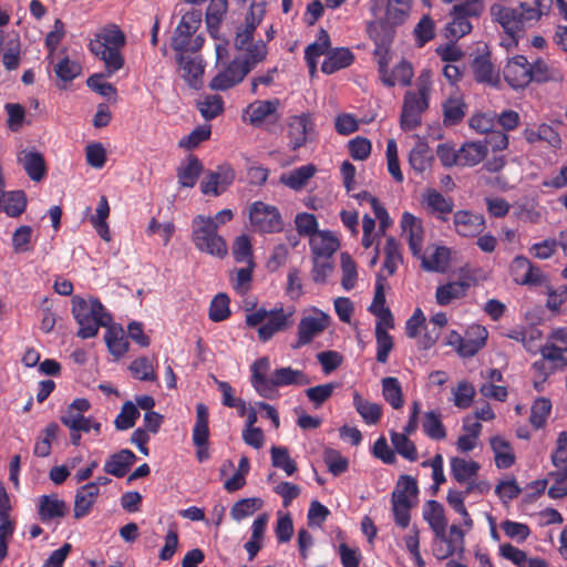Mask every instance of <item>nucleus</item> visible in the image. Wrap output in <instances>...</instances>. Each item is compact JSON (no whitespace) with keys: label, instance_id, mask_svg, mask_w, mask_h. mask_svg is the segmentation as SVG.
<instances>
[{"label":"nucleus","instance_id":"nucleus-1","mask_svg":"<svg viewBox=\"0 0 567 567\" xmlns=\"http://www.w3.org/2000/svg\"><path fill=\"white\" fill-rule=\"evenodd\" d=\"M126 44L124 32L116 25L103 28L89 43L90 51L104 62L107 75L114 74L124 66L122 49Z\"/></svg>","mask_w":567,"mask_h":567},{"label":"nucleus","instance_id":"nucleus-2","mask_svg":"<svg viewBox=\"0 0 567 567\" xmlns=\"http://www.w3.org/2000/svg\"><path fill=\"white\" fill-rule=\"evenodd\" d=\"M432 84L429 72L417 78L416 91H406L403 97L400 126L403 131H413L421 125L422 114L429 109Z\"/></svg>","mask_w":567,"mask_h":567},{"label":"nucleus","instance_id":"nucleus-3","mask_svg":"<svg viewBox=\"0 0 567 567\" xmlns=\"http://www.w3.org/2000/svg\"><path fill=\"white\" fill-rule=\"evenodd\" d=\"M192 240L200 252L224 258L228 249L225 239L217 233V224L204 215H196L192 220Z\"/></svg>","mask_w":567,"mask_h":567},{"label":"nucleus","instance_id":"nucleus-4","mask_svg":"<svg viewBox=\"0 0 567 567\" xmlns=\"http://www.w3.org/2000/svg\"><path fill=\"white\" fill-rule=\"evenodd\" d=\"M202 24V12L192 10L182 16L177 24L173 38L172 48L177 53H195L202 49L205 39L200 34H196Z\"/></svg>","mask_w":567,"mask_h":567},{"label":"nucleus","instance_id":"nucleus-5","mask_svg":"<svg viewBox=\"0 0 567 567\" xmlns=\"http://www.w3.org/2000/svg\"><path fill=\"white\" fill-rule=\"evenodd\" d=\"M251 226L261 234L279 233L284 228V221L279 209L262 202H255L249 209Z\"/></svg>","mask_w":567,"mask_h":567},{"label":"nucleus","instance_id":"nucleus-6","mask_svg":"<svg viewBox=\"0 0 567 567\" xmlns=\"http://www.w3.org/2000/svg\"><path fill=\"white\" fill-rule=\"evenodd\" d=\"M216 75L209 82V89L214 91H227L239 83L250 73L241 62V56L234 58L230 62L220 63Z\"/></svg>","mask_w":567,"mask_h":567},{"label":"nucleus","instance_id":"nucleus-7","mask_svg":"<svg viewBox=\"0 0 567 567\" xmlns=\"http://www.w3.org/2000/svg\"><path fill=\"white\" fill-rule=\"evenodd\" d=\"M259 380L267 384L266 394H262V398L272 399L277 388L288 386V385H308L311 383V379L301 370L292 369L291 367H284L276 369L269 381H265L259 377Z\"/></svg>","mask_w":567,"mask_h":567},{"label":"nucleus","instance_id":"nucleus-8","mask_svg":"<svg viewBox=\"0 0 567 567\" xmlns=\"http://www.w3.org/2000/svg\"><path fill=\"white\" fill-rule=\"evenodd\" d=\"M542 358L535 361L532 369L536 378L547 380L555 369L567 365V349L556 344H546L540 348Z\"/></svg>","mask_w":567,"mask_h":567},{"label":"nucleus","instance_id":"nucleus-9","mask_svg":"<svg viewBox=\"0 0 567 567\" xmlns=\"http://www.w3.org/2000/svg\"><path fill=\"white\" fill-rule=\"evenodd\" d=\"M315 122L310 113L293 115L288 122V137L291 150L303 146L315 134Z\"/></svg>","mask_w":567,"mask_h":567},{"label":"nucleus","instance_id":"nucleus-10","mask_svg":"<svg viewBox=\"0 0 567 567\" xmlns=\"http://www.w3.org/2000/svg\"><path fill=\"white\" fill-rule=\"evenodd\" d=\"M447 321H406V334L419 338L424 349L431 348L439 339Z\"/></svg>","mask_w":567,"mask_h":567},{"label":"nucleus","instance_id":"nucleus-11","mask_svg":"<svg viewBox=\"0 0 567 567\" xmlns=\"http://www.w3.org/2000/svg\"><path fill=\"white\" fill-rule=\"evenodd\" d=\"M504 79L513 89H524L532 82L529 62L524 55L509 59L504 68Z\"/></svg>","mask_w":567,"mask_h":567},{"label":"nucleus","instance_id":"nucleus-12","mask_svg":"<svg viewBox=\"0 0 567 567\" xmlns=\"http://www.w3.org/2000/svg\"><path fill=\"white\" fill-rule=\"evenodd\" d=\"M454 229L462 237H476L485 229V218L481 214L460 209L453 215Z\"/></svg>","mask_w":567,"mask_h":567},{"label":"nucleus","instance_id":"nucleus-13","mask_svg":"<svg viewBox=\"0 0 567 567\" xmlns=\"http://www.w3.org/2000/svg\"><path fill=\"white\" fill-rule=\"evenodd\" d=\"M71 302L74 319H112L99 298L85 299L76 295Z\"/></svg>","mask_w":567,"mask_h":567},{"label":"nucleus","instance_id":"nucleus-14","mask_svg":"<svg viewBox=\"0 0 567 567\" xmlns=\"http://www.w3.org/2000/svg\"><path fill=\"white\" fill-rule=\"evenodd\" d=\"M235 172L227 166H219L216 172H210L200 183L204 195L218 196L234 182Z\"/></svg>","mask_w":567,"mask_h":567},{"label":"nucleus","instance_id":"nucleus-15","mask_svg":"<svg viewBox=\"0 0 567 567\" xmlns=\"http://www.w3.org/2000/svg\"><path fill=\"white\" fill-rule=\"evenodd\" d=\"M491 16L493 20L498 22L504 31L512 38H515V35L524 29L517 8H508L495 3L491 7Z\"/></svg>","mask_w":567,"mask_h":567},{"label":"nucleus","instance_id":"nucleus-16","mask_svg":"<svg viewBox=\"0 0 567 567\" xmlns=\"http://www.w3.org/2000/svg\"><path fill=\"white\" fill-rule=\"evenodd\" d=\"M69 512L66 503L58 494L42 495L38 502V515L42 523L63 518Z\"/></svg>","mask_w":567,"mask_h":567},{"label":"nucleus","instance_id":"nucleus-17","mask_svg":"<svg viewBox=\"0 0 567 567\" xmlns=\"http://www.w3.org/2000/svg\"><path fill=\"white\" fill-rule=\"evenodd\" d=\"M488 332L481 324H472L463 336L461 344L457 347L460 355L468 358L475 355L484 346Z\"/></svg>","mask_w":567,"mask_h":567},{"label":"nucleus","instance_id":"nucleus-18","mask_svg":"<svg viewBox=\"0 0 567 567\" xmlns=\"http://www.w3.org/2000/svg\"><path fill=\"white\" fill-rule=\"evenodd\" d=\"M401 227L408 234L409 248L414 256H419L422 250L424 228L422 220L413 214L404 212L401 218Z\"/></svg>","mask_w":567,"mask_h":567},{"label":"nucleus","instance_id":"nucleus-19","mask_svg":"<svg viewBox=\"0 0 567 567\" xmlns=\"http://www.w3.org/2000/svg\"><path fill=\"white\" fill-rule=\"evenodd\" d=\"M423 519L429 524L437 538L447 542L445 532L447 519L443 505L434 499L427 501L423 509Z\"/></svg>","mask_w":567,"mask_h":567},{"label":"nucleus","instance_id":"nucleus-20","mask_svg":"<svg viewBox=\"0 0 567 567\" xmlns=\"http://www.w3.org/2000/svg\"><path fill=\"white\" fill-rule=\"evenodd\" d=\"M137 457L128 449L120 450L116 453L111 454L103 466V471L115 477H124L131 467L135 464Z\"/></svg>","mask_w":567,"mask_h":567},{"label":"nucleus","instance_id":"nucleus-21","mask_svg":"<svg viewBox=\"0 0 567 567\" xmlns=\"http://www.w3.org/2000/svg\"><path fill=\"white\" fill-rule=\"evenodd\" d=\"M413 75L412 64L406 60L400 61L391 72H389V66L383 72H379L381 82L388 87H393L396 84L409 86Z\"/></svg>","mask_w":567,"mask_h":567},{"label":"nucleus","instance_id":"nucleus-22","mask_svg":"<svg viewBox=\"0 0 567 567\" xmlns=\"http://www.w3.org/2000/svg\"><path fill=\"white\" fill-rule=\"evenodd\" d=\"M100 495V488H95L94 484H85L81 486L75 494L74 497V518L81 519L87 516L93 505L95 504L97 497Z\"/></svg>","mask_w":567,"mask_h":567},{"label":"nucleus","instance_id":"nucleus-23","mask_svg":"<svg viewBox=\"0 0 567 567\" xmlns=\"http://www.w3.org/2000/svg\"><path fill=\"white\" fill-rule=\"evenodd\" d=\"M423 203L426 208L442 221H447V216L453 212L454 202L444 197L436 189H427L423 195Z\"/></svg>","mask_w":567,"mask_h":567},{"label":"nucleus","instance_id":"nucleus-24","mask_svg":"<svg viewBox=\"0 0 567 567\" xmlns=\"http://www.w3.org/2000/svg\"><path fill=\"white\" fill-rule=\"evenodd\" d=\"M104 340L110 353L116 359L122 358L128 350V341L124 329L115 321L107 323Z\"/></svg>","mask_w":567,"mask_h":567},{"label":"nucleus","instance_id":"nucleus-25","mask_svg":"<svg viewBox=\"0 0 567 567\" xmlns=\"http://www.w3.org/2000/svg\"><path fill=\"white\" fill-rule=\"evenodd\" d=\"M177 63L183 71V79L192 86L197 87L202 75L204 74V64L198 55L177 54Z\"/></svg>","mask_w":567,"mask_h":567},{"label":"nucleus","instance_id":"nucleus-26","mask_svg":"<svg viewBox=\"0 0 567 567\" xmlns=\"http://www.w3.org/2000/svg\"><path fill=\"white\" fill-rule=\"evenodd\" d=\"M354 61V54L348 48H336L328 51L326 59L321 64V71L324 74L350 66Z\"/></svg>","mask_w":567,"mask_h":567},{"label":"nucleus","instance_id":"nucleus-27","mask_svg":"<svg viewBox=\"0 0 567 567\" xmlns=\"http://www.w3.org/2000/svg\"><path fill=\"white\" fill-rule=\"evenodd\" d=\"M442 111L444 125L455 126L465 117L467 104L461 95H451L443 102Z\"/></svg>","mask_w":567,"mask_h":567},{"label":"nucleus","instance_id":"nucleus-28","mask_svg":"<svg viewBox=\"0 0 567 567\" xmlns=\"http://www.w3.org/2000/svg\"><path fill=\"white\" fill-rule=\"evenodd\" d=\"M309 244L312 258H332L340 245L329 231H318L310 238Z\"/></svg>","mask_w":567,"mask_h":567},{"label":"nucleus","instance_id":"nucleus-29","mask_svg":"<svg viewBox=\"0 0 567 567\" xmlns=\"http://www.w3.org/2000/svg\"><path fill=\"white\" fill-rule=\"evenodd\" d=\"M19 163L33 182H40L47 174L44 157L39 152L23 151L19 156Z\"/></svg>","mask_w":567,"mask_h":567},{"label":"nucleus","instance_id":"nucleus-30","mask_svg":"<svg viewBox=\"0 0 567 567\" xmlns=\"http://www.w3.org/2000/svg\"><path fill=\"white\" fill-rule=\"evenodd\" d=\"M419 493L417 482L410 475H401L391 495L392 505L412 506L409 496H416Z\"/></svg>","mask_w":567,"mask_h":567},{"label":"nucleus","instance_id":"nucleus-31","mask_svg":"<svg viewBox=\"0 0 567 567\" xmlns=\"http://www.w3.org/2000/svg\"><path fill=\"white\" fill-rule=\"evenodd\" d=\"M209 412L204 403L196 405V420L193 427V443L196 447H205L209 440Z\"/></svg>","mask_w":567,"mask_h":567},{"label":"nucleus","instance_id":"nucleus-32","mask_svg":"<svg viewBox=\"0 0 567 567\" xmlns=\"http://www.w3.org/2000/svg\"><path fill=\"white\" fill-rule=\"evenodd\" d=\"M392 328H394V321H377V360L380 363L388 361L389 353L393 348V339L388 332Z\"/></svg>","mask_w":567,"mask_h":567},{"label":"nucleus","instance_id":"nucleus-33","mask_svg":"<svg viewBox=\"0 0 567 567\" xmlns=\"http://www.w3.org/2000/svg\"><path fill=\"white\" fill-rule=\"evenodd\" d=\"M472 71L476 82L496 85L498 83V74L494 70L488 53L480 54L472 62Z\"/></svg>","mask_w":567,"mask_h":567},{"label":"nucleus","instance_id":"nucleus-34","mask_svg":"<svg viewBox=\"0 0 567 567\" xmlns=\"http://www.w3.org/2000/svg\"><path fill=\"white\" fill-rule=\"evenodd\" d=\"M27 196L23 190L4 192L0 194V210L9 217H19L27 208Z\"/></svg>","mask_w":567,"mask_h":567},{"label":"nucleus","instance_id":"nucleus-35","mask_svg":"<svg viewBox=\"0 0 567 567\" xmlns=\"http://www.w3.org/2000/svg\"><path fill=\"white\" fill-rule=\"evenodd\" d=\"M525 140L535 144L537 142H546L554 148L560 147L561 138L559 134L548 124H540L537 127H526L523 132Z\"/></svg>","mask_w":567,"mask_h":567},{"label":"nucleus","instance_id":"nucleus-36","mask_svg":"<svg viewBox=\"0 0 567 567\" xmlns=\"http://www.w3.org/2000/svg\"><path fill=\"white\" fill-rule=\"evenodd\" d=\"M278 104V100L256 101L249 104L245 110L249 115V124L255 127L261 126L267 117L276 113Z\"/></svg>","mask_w":567,"mask_h":567},{"label":"nucleus","instance_id":"nucleus-37","mask_svg":"<svg viewBox=\"0 0 567 567\" xmlns=\"http://www.w3.org/2000/svg\"><path fill=\"white\" fill-rule=\"evenodd\" d=\"M353 406L368 425L377 424L382 417V406L365 400L358 391L353 392Z\"/></svg>","mask_w":567,"mask_h":567},{"label":"nucleus","instance_id":"nucleus-38","mask_svg":"<svg viewBox=\"0 0 567 567\" xmlns=\"http://www.w3.org/2000/svg\"><path fill=\"white\" fill-rule=\"evenodd\" d=\"M228 9V0H210L206 9L205 21L209 34L213 38L217 37L220 24L226 16Z\"/></svg>","mask_w":567,"mask_h":567},{"label":"nucleus","instance_id":"nucleus-39","mask_svg":"<svg viewBox=\"0 0 567 567\" xmlns=\"http://www.w3.org/2000/svg\"><path fill=\"white\" fill-rule=\"evenodd\" d=\"M551 6V0H532L530 2H522L518 12L522 18V25L538 21L543 14H547Z\"/></svg>","mask_w":567,"mask_h":567},{"label":"nucleus","instance_id":"nucleus-40","mask_svg":"<svg viewBox=\"0 0 567 567\" xmlns=\"http://www.w3.org/2000/svg\"><path fill=\"white\" fill-rule=\"evenodd\" d=\"M385 286L386 278L381 274H378L375 279L374 297L369 310L377 319H392V313L388 307H385Z\"/></svg>","mask_w":567,"mask_h":567},{"label":"nucleus","instance_id":"nucleus-41","mask_svg":"<svg viewBox=\"0 0 567 567\" xmlns=\"http://www.w3.org/2000/svg\"><path fill=\"white\" fill-rule=\"evenodd\" d=\"M491 447L497 468L505 470L514 465L516 457L508 441L501 436H494L491 439Z\"/></svg>","mask_w":567,"mask_h":567},{"label":"nucleus","instance_id":"nucleus-42","mask_svg":"<svg viewBox=\"0 0 567 567\" xmlns=\"http://www.w3.org/2000/svg\"><path fill=\"white\" fill-rule=\"evenodd\" d=\"M480 464L476 461H466L462 457L451 458V475L460 484L476 478Z\"/></svg>","mask_w":567,"mask_h":567},{"label":"nucleus","instance_id":"nucleus-43","mask_svg":"<svg viewBox=\"0 0 567 567\" xmlns=\"http://www.w3.org/2000/svg\"><path fill=\"white\" fill-rule=\"evenodd\" d=\"M109 215H110L109 200L105 195H102L100 197L97 207L95 209V215H92L90 217V221H91L92 226L94 227V229L96 230V233L99 234V236L105 241L111 240L110 228H109V224L106 221V219L109 218Z\"/></svg>","mask_w":567,"mask_h":567},{"label":"nucleus","instance_id":"nucleus-44","mask_svg":"<svg viewBox=\"0 0 567 567\" xmlns=\"http://www.w3.org/2000/svg\"><path fill=\"white\" fill-rule=\"evenodd\" d=\"M203 169L204 166L199 158L195 155H189L187 158V164L183 167H179L177 171L179 185L182 187L193 188L196 185Z\"/></svg>","mask_w":567,"mask_h":567},{"label":"nucleus","instance_id":"nucleus-45","mask_svg":"<svg viewBox=\"0 0 567 567\" xmlns=\"http://www.w3.org/2000/svg\"><path fill=\"white\" fill-rule=\"evenodd\" d=\"M487 153V146L478 142H470L462 145L458 150L460 166H475L484 159Z\"/></svg>","mask_w":567,"mask_h":567},{"label":"nucleus","instance_id":"nucleus-46","mask_svg":"<svg viewBox=\"0 0 567 567\" xmlns=\"http://www.w3.org/2000/svg\"><path fill=\"white\" fill-rule=\"evenodd\" d=\"M197 109L206 121L219 116L225 110L224 99L218 94H206L197 101Z\"/></svg>","mask_w":567,"mask_h":567},{"label":"nucleus","instance_id":"nucleus-47","mask_svg":"<svg viewBox=\"0 0 567 567\" xmlns=\"http://www.w3.org/2000/svg\"><path fill=\"white\" fill-rule=\"evenodd\" d=\"M422 429L426 436L435 441L446 439V430L439 411H429L424 414Z\"/></svg>","mask_w":567,"mask_h":567},{"label":"nucleus","instance_id":"nucleus-48","mask_svg":"<svg viewBox=\"0 0 567 567\" xmlns=\"http://www.w3.org/2000/svg\"><path fill=\"white\" fill-rule=\"evenodd\" d=\"M450 265V249L440 246L429 256L422 257V267L427 271L445 272Z\"/></svg>","mask_w":567,"mask_h":567},{"label":"nucleus","instance_id":"nucleus-49","mask_svg":"<svg viewBox=\"0 0 567 567\" xmlns=\"http://www.w3.org/2000/svg\"><path fill=\"white\" fill-rule=\"evenodd\" d=\"M328 322L329 321H300L298 327V340L292 344V348L298 349L310 343L316 336L328 327Z\"/></svg>","mask_w":567,"mask_h":567},{"label":"nucleus","instance_id":"nucleus-50","mask_svg":"<svg viewBox=\"0 0 567 567\" xmlns=\"http://www.w3.org/2000/svg\"><path fill=\"white\" fill-rule=\"evenodd\" d=\"M432 161L433 155L425 142H417L409 155V163L417 173H423L430 166Z\"/></svg>","mask_w":567,"mask_h":567},{"label":"nucleus","instance_id":"nucleus-51","mask_svg":"<svg viewBox=\"0 0 567 567\" xmlns=\"http://www.w3.org/2000/svg\"><path fill=\"white\" fill-rule=\"evenodd\" d=\"M244 51L246 54L241 56V62L249 72H251L258 63L265 61L268 54L267 44L262 40L250 43Z\"/></svg>","mask_w":567,"mask_h":567},{"label":"nucleus","instance_id":"nucleus-52","mask_svg":"<svg viewBox=\"0 0 567 567\" xmlns=\"http://www.w3.org/2000/svg\"><path fill=\"white\" fill-rule=\"evenodd\" d=\"M382 394L385 401L395 410L404 404L402 388L394 377H386L382 380Z\"/></svg>","mask_w":567,"mask_h":567},{"label":"nucleus","instance_id":"nucleus-53","mask_svg":"<svg viewBox=\"0 0 567 567\" xmlns=\"http://www.w3.org/2000/svg\"><path fill=\"white\" fill-rule=\"evenodd\" d=\"M551 412V402L547 398H538L530 408L529 423L535 430H540L546 425L547 419Z\"/></svg>","mask_w":567,"mask_h":567},{"label":"nucleus","instance_id":"nucleus-54","mask_svg":"<svg viewBox=\"0 0 567 567\" xmlns=\"http://www.w3.org/2000/svg\"><path fill=\"white\" fill-rule=\"evenodd\" d=\"M264 502L259 497L241 498L230 508V516L234 520L240 522L261 508Z\"/></svg>","mask_w":567,"mask_h":567},{"label":"nucleus","instance_id":"nucleus-55","mask_svg":"<svg viewBox=\"0 0 567 567\" xmlns=\"http://www.w3.org/2000/svg\"><path fill=\"white\" fill-rule=\"evenodd\" d=\"M256 307L255 302H246V318L245 319H289L292 316V312H286L282 306H275L271 309H266L264 307L254 311Z\"/></svg>","mask_w":567,"mask_h":567},{"label":"nucleus","instance_id":"nucleus-56","mask_svg":"<svg viewBox=\"0 0 567 567\" xmlns=\"http://www.w3.org/2000/svg\"><path fill=\"white\" fill-rule=\"evenodd\" d=\"M271 465L282 470L288 476L297 472V464L290 457L289 451L286 446H272L270 449Z\"/></svg>","mask_w":567,"mask_h":567},{"label":"nucleus","instance_id":"nucleus-57","mask_svg":"<svg viewBox=\"0 0 567 567\" xmlns=\"http://www.w3.org/2000/svg\"><path fill=\"white\" fill-rule=\"evenodd\" d=\"M484 12V0H460L454 2L450 14H462L470 19H480Z\"/></svg>","mask_w":567,"mask_h":567},{"label":"nucleus","instance_id":"nucleus-58","mask_svg":"<svg viewBox=\"0 0 567 567\" xmlns=\"http://www.w3.org/2000/svg\"><path fill=\"white\" fill-rule=\"evenodd\" d=\"M289 321H246L248 328H257L258 339L261 342L269 341L277 332L288 328Z\"/></svg>","mask_w":567,"mask_h":567},{"label":"nucleus","instance_id":"nucleus-59","mask_svg":"<svg viewBox=\"0 0 567 567\" xmlns=\"http://www.w3.org/2000/svg\"><path fill=\"white\" fill-rule=\"evenodd\" d=\"M390 436L396 453L411 462H415L417 460L416 446L408 435L391 431Z\"/></svg>","mask_w":567,"mask_h":567},{"label":"nucleus","instance_id":"nucleus-60","mask_svg":"<svg viewBox=\"0 0 567 567\" xmlns=\"http://www.w3.org/2000/svg\"><path fill=\"white\" fill-rule=\"evenodd\" d=\"M140 415H141V413H140L137 406L133 402L126 401L122 405L121 412L117 414V416L114 420L115 429L118 431H125V430L132 429L135 425Z\"/></svg>","mask_w":567,"mask_h":567},{"label":"nucleus","instance_id":"nucleus-61","mask_svg":"<svg viewBox=\"0 0 567 567\" xmlns=\"http://www.w3.org/2000/svg\"><path fill=\"white\" fill-rule=\"evenodd\" d=\"M467 285L461 281L449 282L436 289V300L440 305L445 306L453 299L465 296Z\"/></svg>","mask_w":567,"mask_h":567},{"label":"nucleus","instance_id":"nucleus-62","mask_svg":"<svg viewBox=\"0 0 567 567\" xmlns=\"http://www.w3.org/2000/svg\"><path fill=\"white\" fill-rule=\"evenodd\" d=\"M233 256L236 262L256 265L252 256V245L247 235L238 236L233 245Z\"/></svg>","mask_w":567,"mask_h":567},{"label":"nucleus","instance_id":"nucleus-63","mask_svg":"<svg viewBox=\"0 0 567 567\" xmlns=\"http://www.w3.org/2000/svg\"><path fill=\"white\" fill-rule=\"evenodd\" d=\"M412 0H388L386 18L393 24H401L405 21L411 10Z\"/></svg>","mask_w":567,"mask_h":567},{"label":"nucleus","instance_id":"nucleus-64","mask_svg":"<svg viewBox=\"0 0 567 567\" xmlns=\"http://www.w3.org/2000/svg\"><path fill=\"white\" fill-rule=\"evenodd\" d=\"M316 166L312 164L300 166L293 169L284 183L292 189L302 188L306 183L316 174Z\"/></svg>","mask_w":567,"mask_h":567}]
</instances>
